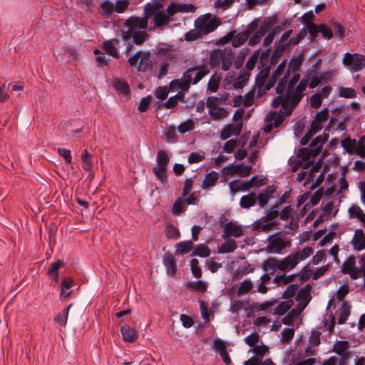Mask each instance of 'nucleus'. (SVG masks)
Listing matches in <instances>:
<instances>
[{"label":"nucleus","mask_w":365,"mask_h":365,"mask_svg":"<svg viewBox=\"0 0 365 365\" xmlns=\"http://www.w3.org/2000/svg\"><path fill=\"white\" fill-rule=\"evenodd\" d=\"M355 153L360 158H365V135L361 136L358 142L356 141Z\"/></svg>","instance_id":"3c124183"},{"label":"nucleus","mask_w":365,"mask_h":365,"mask_svg":"<svg viewBox=\"0 0 365 365\" xmlns=\"http://www.w3.org/2000/svg\"><path fill=\"white\" fill-rule=\"evenodd\" d=\"M341 145L346 153L352 154L356 149V139L347 137L341 141Z\"/></svg>","instance_id":"4c0bfd02"},{"label":"nucleus","mask_w":365,"mask_h":365,"mask_svg":"<svg viewBox=\"0 0 365 365\" xmlns=\"http://www.w3.org/2000/svg\"><path fill=\"white\" fill-rule=\"evenodd\" d=\"M357 93L352 88L340 87L339 90V96L345 98H355Z\"/></svg>","instance_id":"8fccbe9b"},{"label":"nucleus","mask_w":365,"mask_h":365,"mask_svg":"<svg viewBox=\"0 0 365 365\" xmlns=\"http://www.w3.org/2000/svg\"><path fill=\"white\" fill-rule=\"evenodd\" d=\"M257 176H252L248 181L242 182L240 180H235L230 182V188L232 193H235L240 190H247L252 188L251 182L255 180Z\"/></svg>","instance_id":"9b49d317"},{"label":"nucleus","mask_w":365,"mask_h":365,"mask_svg":"<svg viewBox=\"0 0 365 365\" xmlns=\"http://www.w3.org/2000/svg\"><path fill=\"white\" fill-rule=\"evenodd\" d=\"M195 128V123L192 119H187L178 126V130L180 133H185Z\"/></svg>","instance_id":"052dcab7"},{"label":"nucleus","mask_w":365,"mask_h":365,"mask_svg":"<svg viewBox=\"0 0 365 365\" xmlns=\"http://www.w3.org/2000/svg\"><path fill=\"white\" fill-rule=\"evenodd\" d=\"M185 287L188 289L197 290L200 292H205L207 290V283L202 281L197 280L195 282H188L185 284Z\"/></svg>","instance_id":"393cba45"},{"label":"nucleus","mask_w":365,"mask_h":365,"mask_svg":"<svg viewBox=\"0 0 365 365\" xmlns=\"http://www.w3.org/2000/svg\"><path fill=\"white\" fill-rule=\"evenodd\" d=\"M279 215V206L275 204L267 212L266 216L262 217L263 222L272 221Z\"/></svg>","instance_id":"603ef678"},{"label":"nucleus","mask_w":365,"mask_h":365,"mask_svg":"<svg viewBox=\"0 0 365 365\" xmlns=\"http://www.w3.org/2000/svg\"><path fill=\"white\" fill-rule=\"evenodd\" d=\"M293 305V301L289 299L280 302L274 309V314L282 316L284 315Z\"/></svg>","instance_id":"c756f323"},{"label":"nucleus","mask_w":365,"mask_h":365,"mask_svg":"<svg viewBox=\"0 0 365 365\" xmlns=\"http://www.w3.org/2000/svg\"><path fill=\"white\" fill-rule=\"evenodd\" d=\"M210 254V250L205 244L197 245L193 250L190 256H197L200 257H207Z\"/></svg>","instance_id":"b1692460"},{"label":"nucleus","mask_w":365,"mask_h":365,"mask_svg":"<svg viewBox=\"0 0 365 365\" xmlns=\"http://www.w3.org/2000/svg\"><path fill=\"white\" fill-rule=\"evenodd\" d=\"M304 28H306L307 31H308L312 40L316 38L317 34L319 32V26H317L314 22L310 21L307 24Z\"/></svg>","instance_id":"69168bd1"},{"label":"nucleus","mask_w":365,"mask_h":365,"mask_svg":"<svg viewBox=\"0 0 365 365\" xmlns=\"http://www.w3.org/2000/svg\"><path fill=\"white\" fill-rule=\"evenodd\" d=\"M153 171L157 179L159 180L162 183H165L168 182V175L167 168L156 166L153 168Z\"/></svg>","instance_id":"f704fd0d"},{"label":"nucleus","mask_w":365,"mask_h":365,"mask_svg":"<svg viewBox=\"0 0 365 365\" xmlns=\"http://www.w3.org/2000/svg\"><path fill=\"white\" fill-rule=\"evenodd\" d=\"M163 263L166 269V273L171 277L175 276L177 273V263L176 259L170 252L164 254L163 257Z\"/></svg>","instance_id":"7ed1b4c3"},{"label":"nucleus","mask_w":365,"mask_h":365,"mask_svg":"<svg viewBox=\"0 0 365 365\" xmlns=\"http://www.w3.org/2000/svg\"><path fill=\"white\" fill-rule=\"evenodd\" d=\"M349 213L351 217L358 218L361 222H365V213L358 205H353L349 209Z\"/></svg>","instance_id":"c03bdc74"},{"label":"nucleus","mask_w":365,"mask_h":365,"mask_svg":"<svg viewBox=\"0 0 365 365\" xmlns=\"http://www.w3.org/2000/svg\"><path fill=\"white\" fill-rule=\"evenodd\" d=\"M165 233L168 239L177 240L180 237L179 230L172 224L165 226Z\"/></svg>","instance_id":"e433bc0d"},{"label":"nucleus","mask_w":365,"mask_h":365,"mask_svg":"<svg viewBox=\"0 0 365 365\" xmlns=\"http://www.w3.org/2000/svg\"><path fill=\"white\" fill-rule=\"evenodd\" d=\"M282 235V232H277L268 237L269 243L267 246V252H275L277 254H280L283 250L290 247L291 240H284L280 237H279V235Z\"/></svg>","instance_id":"f03ea898"},{"label":"nucleus","mask_w":365,"mask_h":365,"mask_svg":"<svg viewBox=\"0 0 365 365\" xmlns=\"http://www.w3.org/2000/svg\"><path fill=\"white\" fill-rule=\"evenodd\" d=\"M319 32L322 36L327 39H331L333 36V31L331 27L325 24H321L319 25Z\"/></svg>","instance_id":"338daca9"},{"label":"nucleus","mask_w":365,"mask_h":365,"mask_svg":"<svg viewBox=\"0 0 365 365\" xmlns=\"http://www.w3.org/2000/svg\"><path fill=\"white\" fill-rule=\"evenodd\" d=\"M349 343L346 340L336 341L332 351L336 353L338 356L346 352L349 350Z\"/></svg>","instance_id":"bb28decb"},{"label":"nucleus","mask_w":365,"mask_h":365,"mask_svg":"<svg viewBox=\"0 0 365 365\" xmlns=\"http://www.w3.org/2000/svg\"><path fill=\"white\" fill-rule=\"evenodd\" d=\"M355 264V257L353 256H350L342 265V273L347 274L348 272H351V271H353V269L356 268Z\"/></svg>","instance_id":"6e6d98bb"},{"label":"nucleus","mask_w":365,"mask_h":365,"mask_svg":"<svg viewBox=\"0 0 365 365\" xmlns=\"http://www.w3.org/2000/svg\"><path fill=\"white\" fill-rule=\"evenodd\" d=\"M255 204L256 198L252 194L243 195L240 201V207L245 209H249L251 207L255 205Z\"/></svg>","instance_id":"473e14b6"},{"label":"nucleus","mask_w":365,"mask_h":365,"mask_svg":"<svg viewBox=\"0 0 365 365\" xmlns=\"http://www.w3.org/2000/svg\"><path fill=\"white\" fill-rule=\"evenodd\" d=\"M242 166V163L235 165L233 163L225 166L222 168V175L224 177L232 176L237 175L240 171V167Z\"/></svg>","instance_id":"58836bf2"},{"label":"nucleus","mask_w":365,"mask_h":365,"mask_svg":"<svg viewBox=\"0 0 365 365\" xmlns=\"http://www.w3.org/2000/svg\"><path fill=\"white\" fill-rule=\"evenodd\" d=\"M170 159L168 153L164 150H159L157 153L156 162L157 166L167 168Z\"/></svg>","instance_id":"72a5a7b5"},{"label":"nucleus","mask_w":365,"mask_h":365,"mask_svg":"<svg viewBox=\"0 0 365 365\" xmlns=\"http://www.w3.org/2000/svg\"><path fill=\"white\" fill-rule=\"evenodd\" d=\"M282 31V27L280 26H274L267 35V36L264 39L263 45L264 46H270L272 43L275 36L279 34Z\"/></svg>","instance_id":"09e8293b"},{"label":"nucleus","mask_w":365,"mask_h":365,"mask_svg":"<svg viewBox=\"0 0 365 365\" xmlns=\"http://www.w3.org/2000/svg\"><path fill=\"white\" fill-rule=\"evenodd\" d=\"M253 287V284L250 280H244L240 283L237 289V294L238 296L248 293Z\"/></svg>","instance_id":"bf43d9fd"},{"label":"nucleus","mask_w":365,"mask_h":365,"mask_svg":"<svg viewBox=\"0 0 365 365\" xmlns=\"http://www.w3.org/2000/svg\"><path fill=\"white\" fill-rule=\"evenodd\" d=\"M225 50H220L219 48L214 49L211 51L210 56V63L212 67L219 65L222 58L225 54Z\"/></svg>","instance_id":"a211bd4d"},{"label":"nucleus","mask_w":365,"mask_h":365,"mask_svg":"<svg viewBox=\"0 0 365 365\" xmlns=\"http://www.w3.org/2000/svg\"><path fill=\"white\" fill-rule=\"evenodd\" d=\"M289 46V43H282L279 41H275L274 49L271 55L269 60L270 64L272 66L276 65L278 63L279 58L282 56L285 50Z\"/></svg>","instance_id":"1a4fd4ad"},{"label":"nucleus","mask_w":365,"mask_h":365,"mask_svg":"<svg viewBox=\"0 0 365 365\" xmlns=\"http://www.w3.org/2000/svg\"><path fill=\"white\" fill-rule=\"evenodd\" d=\"M249 36L244 32H240L232 37V45L233 47L237 48L242 46L245 43Z\"/></svg>","instance_id":"37998d69"},{"label":"nucleus","mask_w":365,"mask_h":365,"mask_svg":"<svg viewBox=\"0 0 365 365\" xmlns=\"http://www.w3.org/2000/svg\"><path fill=\"white\" fill-rule=\"evenodd\" d=\"M202 34L199 29L195 27L193 29L188 31L185 35V39L187 41H193L202 38Z\"/></svg>","instance_id":"13d9d810"},{"label":"nucleus","mask_w":365,"mask_h":365,"mask_svg":"<svg viewBox=\"0 0 365 365\" xmlns=\"http://www.w3.org/2000/svg\"><path fill=\"white\" fill-rule=\"evenodd\" d=\"M170 19L163 11H158L153 17L155 27L160 28L167 25Z\"/></svg>","instance_id":"aec40b11"},{"label":"nucleus","mask_w":365,"mask_h":365,"mask_svg":"<svg viewBox=\"0 0 365 365\" xmlns=\"http://www.w3.org/2000/svg\"><path fill=\"white\" fill-rule=\"evenodd\" d=\"M259 50L255 51L251 56L248 58L245 67L246 69L250 71L254 69L256 62L259 58Z\"/></svg>","instance_id":"e2e57ef3"},{"label":"nucleus","mask_w":365,"mask_h":365,"mask_svg":"<svg viewBox=\"0 0 365 365\" xmlns=\"http://www.w3.org/2000/svg\"><path fill=\"white\" fill-rule=\"evenodd\" d=\"M210 14H205L195 21V27L199 29L202 36L214 31L221 24L220 18L217 16L210 19Z\"/></svg>","instance_id":"f257e3e1"},{"label":"nucleus","mask_w":365,"mask_h":365,"mask_svg":"<svg viewBox=\"0 0 365 365\" xmlns=\"http://www.w3.org/2000/svg\"><path fill=\"white\" fill-rule=\"evenodd\" d=\"M237 247V245L235 240H227L218 248V252L221 254L230 253L236 250Z\"/></svg>","instance_id":"5701e85b"},{"label":"nucleus","mask_w":365,"mask_h":365,"mask_svg":"<svg viewBox=\"0 0 365 365\" xmlns=\"http://www.w3.org/2000/svg\"><path fill=\"white\" fill-rule=\"evenodd\" d=\"M219 175L216 171H210L207 174L205 175V178L202 181V189H207L210 187L214 186L217 180Z\"/></svg>","instance_id":"dca6fc26"},{"label":"nucleus","mask_w":365,"mask_h":365,"mask_svg":"<svg viewBox=\"0 0 365 365\" xmlns=\"http://www.w3.org/2000/svg\"><path fill=\"white\" fill-rule=\"evenodd\" d=\"M73 304H70L67 307L63 309L57 316L54 317V321L56 322L61 327L66 326L68 312Z\"/></svg>","instance_id":"c85d7f7f"},{"label":"nucleus","mask_w":365,"mask_h":365,"mask_svg":"<svg viewBox=\"0 0 365 365\" xmlns=\"http://www.w3.org/2000/svg\"><path fill=\"white\" fill-rule=\"evenodd\" d=\"M329 118V109L324 108L320 111L317 112L314 120L311 123L310 127L314 128L315 131L319 132L322 128V125Z\"/></svg>","instance_id":"423d86ee"},{"label":"nucleus","mask_w":365,"mask_h":365,"mask_svg":"<svg viewBox=\"0 0 365 365\" xmlns=\"http://www.w3.org/2000/svg\"><path fill=\"white\" fill-rule=\"evenodd\" d=\"M193 247V242L192 240L182 241L176 244L177 250H175V255H185L188 253Z\"/></svg>","instance_id":"6ab92c4d"},{"label":"nucleus","mask_w":365,"mask_h":365,"mask_svg":"<svg viewBox=\"0 0 365 365\" xmlns=\"http://www.w3.org/2000/svg\"><path fill=\"white\" fill-rule=\"evenodd\" d=\"M243 234L242 228L240 225H237L235 222L230 221L224 225V232L222 235L223 239H227L230 237H240Z\"/></svg>","instance_id":"20e7f679"},{"label":"nucleus","mask_w":365,"mask_h":365,"mask_svg":"<svg viewBox=\"0 0 365 365\" xmlns=\"http://www.w3.org/2000/svg\"><path fill=\"white\" fill-rule=\"evenodd\" d=\"M113 11L114 5L109 0L103 1L99 6V13L103 16H110L113 13Z\"/></svg>","instance_id":"4be33fe9"},{"label":"nucleus","mask_w":365,"mask_h":365,"mask_svg":"<svg viewBox=\"0 0 365 365\" xmlns=\"http://www.w3.org/2000/svg\"><path fill=\"white\" fill-rule=\"evenodd\" d=\"M250 76V73L248 71L244 73L240 71V76L237 77V81H235L232 84L233 88L235 89H242L245 83L249 81Z\"/></svg>","instance_id":"cd10ccee"},{"label":"nucleus","mask_w":365,"mask_h":365,"mask_svg":"<svg viewBox=\"0 0 365 365\" xmlns=\"http://www.w3.org/2000/svg\"><path fill=\"white\" fill-rule=\"evenodd\" d=\"M103 48L108 54L113 58H119L118 50L111 41H104L103 43Z\"/></svg>","instance_id":"a19ab883"},{"label":"nucleus","mask_w":365,"mask_h":365,"mask_svg":"<svg viewBox=\"0 0 365 365\" xmlns=\"http://www.w3.org/2000/svg\"><path fill=\"white\" fill-rule=\"evenodd\" d=\"M304 61L303 53L300 52L297 56L291 58L289 62V67L293 72H298L300 71V67Z\"/></svg>","instance_id":"7c9ffc66"},{"label":"nucleus","mask_w":365,"mask_h":365,"mask_svg":"<svg viewBox=\"0 0 365 365\" xmlns=\"http://www.w3.org/2000/svg\"><path fill=\"white\" fill-rule=\"evenodd\" d=\"M152 101H153V97L151 95H148L146 97L141 98V100L139 103L138 107V110L140 113L146 112L148 110V108L152 103Z\"/></svg>","instance_id":"4d7b16f0"},{"label":"nucleus","mask_w":365,"mask_h":365,"mask_svg":"<svg viewBox=\"0 0 365 365\" xmlns=\"http://www.w3.org/2000/svg\"><path fill=\"white\" fill-rule=\"evenodd\" d=\"M281 113H282V109H280L279 113L277 115L276 111H271L266 118V121H272L274 119L273 125L274 128H278L284 120L285 118Z\"/></svg>","instance_id":"412c9836"},{"label":"nucleus","mask_w":365,"mask_h":365,"mask_svg":"<svg viewBox=\"0 0 365 365\" xmlns=\"http://www.w3.org/2000/svg\"><path fill=\"white\" fill-rule=\"evenodd\" d=\"M234 54L232 50H230L227 52H225L224 57L222 59V70L224 71H228L233 62Z\"/></svg>","instance_id":"ea45409f"},{"label":"nucleus","mask_w":365,"mask_h":365,"mask_svg":"<svg viewBox=\"0 0 365 365\" xmlns=\"http://www.w3.org/2000/svg\"><path fill=\"white\" fill-rule=\"evenodd\" d=\"M252 351L255 354V356H252V358H255L257 361H262L263 356L268 352V347L265 345H257L252 348Z\"/></svg>","instance_id":"49530a36"},{"label":"nucleus","mask_w":365,"mask_h":365,"mask_svg":"<svg viewBox=\"0 0 365 365\" xmlns=\"http://www.w3.org/2000/svg\"><path fill=\"white\" fill-rule=\"evenodd\" d=\"M170 91H171V90L170 89L169 85L158 86L154 92V95L158 99L164 101L168 98Z\"/></svg>","instance_id":"a18cd8bd"},{"label":"nucleus","mask_w":365,"mask_h":365,"mask_svg":"<svg viewBox=\"0 0 365 365\" xmlns=\"http://www.w3.org/2000/svg\"><path fill=\"white\" fill-rule=\"evenodd\" d=\"M91 155L85 149L81 154V160L83 162V168L86 171H91L93 168V161Z\"/></svg>","instance_id":"c9c22d12"},{"label":"nucleus","mask_w":365,"mask_h":365,"mask_svg":"<svg viewBox=\"0 0 365 365\" xmlns=\"http://www.w3.org/2000/svg\"><path fill=\"white\" fill-rule=\"evenodd\" d=\"M354 61L353 65V71H359L365 66V56L354 53Z\"/></svg>","instance_id":"79ce46f5"},{"label":"nucleus","mask_w":365,"mask_h":365,"mask_svg":"<svg viewBox=\"0 0 365 365\" xmlns=\"http://www.w3.org/2000/svg\"><path fill=\"white\" fill-rule=\"evenodd\" d=\"M331 25L337 37L342 38L345 36V27L337 21H331Z\"/></svg>","instance_id":"0e129e2a"},{"label":"nucleus","mask_w":365,"mask_h":365,"mask_svg":"<svg viewBox=\"0 0 365 365\" xmlns=\"http://www.w3.org/2000/svg\"><path fill=\"white\" fill-rule=\"evenodd\" d=\"M351 244L354 246V249L361 251L365 249V234L361 229H357L355 231Z\"/></svg>","instance_id":"f8f14e48"},{"label":"nucleus","mask_w":365,"mask_h":365,"mask_svg":"<svg viewBox=\"0 0 365 365\" xmlns=\"http://www.w3.org/2000/svg\"><path fill=\"white\" fill-rule=\"evenodd\" d=\"M249 52V49L247 48H242L239 53L238 56L236 57L234 61V66L235 69L240 68L245 61L246 56H247Z\"/></svg>","instance_id":"de8ad7c7"},{"label":"nucleus","mask_w":365,"mask_h":365,"mask_svg":"<svg viewBox=\"0 0 365 365\" xmlns=\"http://www.w3.org/2000/svg\"><path fill=\"white\" fill-rule=\"evenodd\" d=\"M278 264V260L274 257H269L262 264V268L264 272H268L274 269Z\"/></svg>","instance_id":"774afa93"},{"label":"nucleus","mask_w":365,"mask_h":365,"mask_svg":"<svg viewBox=\"0 0 365 365\" xmlns=\"http://www.w3.org/2000/svg\"><path fill=\"white\" fill-rule=\"evenodd\" d=\"M190 268L192 275L197 278L200 279L202 277V270L199 267V261L197 259H192L190 261Z\"/></svg>","instance_id":"680f3d73"},{"label":"nucleus","mask_w":365,"mask_h":365,"mask_svg":"<svg viewBox=\"0 0 365 365\" xmlns=\"http://www.w3.org/2000/svg\"><path fill=\"white\" fill-rule=\"evenodd\" d=\"M267 80V78H265L264 77H261L257 75L256 76L255 86L258 88L257 96L260 97L265 93H264V91L265 90Z\"/></svg>","instance_id":"864d4df0"},{"label":"nucleus","mask_w":365,"mask_h":365,"mask_svg":"<svg viewBox=\"0 0 365 365\" xmlns=\"http://www.w3.org/2000/svg\"><path fill=\"white\" fill-rule=\"evenodd\" d=\"M350 305L348 302H344L341 304V310L340 312L339 317L338 319V324H343L346 322L347 320V318L350 315Z\"/></svg>","instance_id":"2f4dec72"},{"label":"nucleus","mask_w":365,"mask_h":365,"mask_svg":"<svg viewBox=\"0 0 365 365\" xmlns=\"http://www.w3.org/2000/svg\"><path fill=\"white\" fill-rule=\"evenodd\" d=\"M185 200L181 197H178L173 205L172 213L174 215H179L184 211Z\"/></svg>","instance_id":"5fc2aeb1"},{"label":"nucleus","mask_w":365,"mask_h":365,"mask_svg":"<svg viewBox=\"0 0 365 365\" xmlns=\"http://www.w3.org/2000/svg\"><path fill=\"white\" fill-rule=\"evenodd\" d=\"M299 259V252H295L293 255H288L280 262H278L277 268L280 271H285L287 269L294 268Z\"/></svg>","instance_id":"0eeeda50"},{"label":"nucleus","mask_w":365,"mask_h":365,"mask_svg":"<svg viewBox=\"0 0 365 365\" xmlns=\"http://www.w3.org/2000/svg\"><path fill=\"white\" fill-rule=\"evenodd\" d=\"M287 60L284 59L276 68L271 77L268 79L267 84L265 86V90L264 93H266L267 91L270 90L276 83L277 79L279 76H280L286 67Z\"/></svg>","instance_id":"6e6552de"},{"label":"nucleus","mask_w":365,"mask_h":365,"mask_svg":"<svg viewBox=\"0 0 365 365\" xmlns=\"http://www.w3.org/2000/svg\"><path fill=\"white\" fill-rule=\"evenodd\" d=\"M268 30L261 26L259 29L250 37L249 40L250 46H255L259 43L261 41V38L267 34Z\"/></svg>","instance_id":"a878e982"},{"label":"nucleus","mask_w":365,"mask_h":365,"mask_svg":"<svg viewBox=\"0 0 365 365\" xmlns=\"http://www.w3.org/2000/svg\"><path fill=\"white\" fill-rule=\"evenodd\" d=\"M125 25L130 29L136 31V29H145L148 26L146 19L137 16H130L125 22Z\"/></svg>","instance_id":"9d476101"},{"label":"nucleus","mask_w":365,"mask_h":365,"mask_svg":"<svg viewBox=\"0 0 365 365\" xmlns=\"http://www.w3.org/2000/svg\"><path fill=\"white\" fill-rule=\"evenodd\" d=\"M308 84L307 79H302L299 83L297 86L294 92L292 93V99L290 105L295 107L304 96L303 92L306 90Z\"/></svg>","instance_id":"39448f33"},{"label":"nucleus","mask_w":365,"mask_h":365,"mask_svg":"<svg viewBox=\"0 0 365 365\" xmlns=\"http://www.w3.org/2000/svg\"><path fill=\"white\" fill-rule=\"evenodd\" d=\"M170 89L171 91H174L178 88H180L182 93H185L189 88V82L187 81H183L182 79H175L169 83Z\"/></svg>","instance_id":"f3484780"},{"label":"nucleus","mask_w":365,"mask_h":365,"mask_svg":"<svg viewBox=\"0 0 365 365\" xmlns=\"http://www.w3.org/2000/svg\"><path fill=\"white\" fill-rule=\"evenodd\" d=\"M120 331L123 340L126 342H134L138 338V331L128 324L122 326Z\"/></svg>","instance_id":"ddd939ff"},{"label":"nucleus","mask_w":365,"mask_h":365,"mask_svg":"<svg viewBox=\"0 0 365 365\" xmlns=\"http://www.w3.org/2000/svg\"><path fill=\"white\" fill-rule=\"evenodd\" d=\"M189 99H186L185 93L178 91L175 96L170 97L165 102V108L167 109L174 108L178 104V101L187 103Z\"/></svg>","instance_id":"4468645a"},{"label":"nucleus","mask_w":365,"mask_h":365,"mask_svg":"<svg viewBox=\"0 0 365 365\" xmlns=\"http://www.w3.org/2000/svg\"><path fill=\"white\" fill-rule=\"evenodd\" d=\"M113 86L116 91L123 95H128L130 92V86L128 83L125 81L120 78H114Z\"/></svg>","instance_id":"2eb2a0df"}]
</instances>
